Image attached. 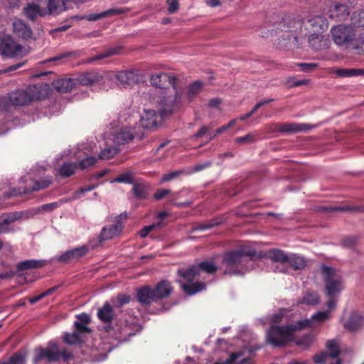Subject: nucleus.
<instances>
[{"instance_id":"obj_28","label":"nucleus","mask_w":364,"mask_h":364,"mask_svg":"<svg viewBox=\"0 0 364 364\" xmlns=\"http://www.w3.org/2000/svg\"><path fill=\"white\" fill-rule=\"evenodd\" d=\"M350 22L358 29L360 34L364 36V9L355 11L350 17Z\"/></svg>"},{"instance_id":"obj_37","label":"nucleus","mask_w":364,"mask_h":364,"mask_svg":"<svg viewBox=\"0 0 364 364\" xmlns=\"http://www.w3.org/2000/svg\"><path fill=\"white\" fill-rule=\"evenodd\" d=\"M119 52V49L116 48H111L107 49V50H105L96 55H95L92 58H89L87 62V63H92L95 60H102L108 57H110L113 55L117 54Z\"/></svg>"},{"instance_id":"obj_35","label":"nucleus","mask_w":364,"mask_h":364,"mask_svg":"<svg viewBox=\"0 0 364 364\" xmlns=\"http://www.w3.org/2000/svg\"><path fill=\"white\" fill-rule=\"evenodd\" d=\"M77 168L76 163L65 162L59 168V174L63 177H69L74 174Z\"/></svg>"},{"instance_id":"obj_52","label":"nucleus","mask_w":364,"mask_h":364,"mask_svg":"<svg viewBox=\"0 0 364 364\" xmlns=\"http://www.w3.org/2000/svg\"><path fill=\"white\" fill-rule=\"evenodd\" d=\"M284 310H281L279 312L273 314L271 316L270 319H271L272 322L277 323L282 321L284 320Z\"/></svg>"},{"instance_id":"obj_38","label":"nucleus","mask_w":364,"mask_h":364,"mask_svg":"<svg viewBox=\"0 0 364 364\" xmlns=\"http://www.w3.org/2000/svg\"><path fill=\"white\" fill-rule=\"evenodd\" d=\"M326 348L330 358H336L340 353L338 343L336 340L328 341L326 343Z\"/></svg>"},{"instance_id":"obj_49","label":"nucleus","mask_w":364,"mask_h":364,"mask_svg":"<svg viewBox=\"0 0 364 364\" xmlns=\"http://www.w3.org/2000/svg\"><path fill=\"white\" fill-rule=\"evenodd\" d=\"M119 334L120 335L119 336L118 338L120 341H126L128 338V337H129L130 336L134 335V333H133L130 331L129 327L126 325L124 328H120Z\"/></svg>"},{"instance_id":"obj_56","label":"nucleus","mask_w":364,"mask_h":364,"mask_svg":"<svg viewBox=\"0 0 364 364\" xmlns=\"http://www.w3.org/2000/svg\"><path fill=\"white\" fill-rule=\"evenodd\" d=\"M169 193L171 191L168 189H159L154 193V198L156 200H161Z\"/></svg>"},{"instance_id":"obj_15","label":"nucleus","mask_w":364,"mask_h":364,"mask_svg":"<svg viewBox=\"0 0 364 364\" xmlns=\"http://www.w3.org/2000/svg\"><path fill=\"white\" fill-rule=\"evenodd\" d=\"M327 19L322 16H315L306 23V28L309 33H318L323 34L328 28Z\"/></svg>"},{"instance_id":"obj_55","label":"nucleus","mask_w":364,"mask_h":364,"mask_svg":"<svg viewBox=\"0 0 364 364\" xmlns=\"http://www.w3.org/2000/svg\"><path fill=\"white\" fill-rule=\"evenodd\" d=\"M168 10L170 13L173 14L178 10V2L177 0H167Z\"/></svg>"},{"instance_id":"obj_8","label":"nucleus","mask_w":364,"mask_h":364,"mask_svg":"<svg viewBox=\"0 0 364 364\" xmlns=\"http://www.w3.org/2000/svg\"><path fill=\"white\" fill-rule=\"evenodd\" d=\"M267 257L274 262L285 266L286 269L281 270L283 272H289L288 268L299 270L306 266V262L303 257L295 254H286L281 250L274 249L268 251Z\"/></svg>"},{"instance_id":"obj_59","label":"nucleus","mask_w":364,"mask_h":364,"mask_svg":"<svg viewBox=\"0 0 364 364\" xmlns=\"http://www.w3.org/2000/svg\"><path fill=\"white\" fill-rule=\"evenodd\" d=\"M118 302L119 305H124L125 304H127L130 301V296L127 295H119L117 297Z\"/></svg>"},{"instance_id":"obj_19","label":"nucleus","mask_w":364,"mask_h":364,"mask_svg":"<svg viewBox=\"0 0 364 364\" xmlns=\"http://www.w3.org/2000/svg\"><path fill=\"white\" fill-rule=\"evenodd\" d=\"M309 43L310 46L316 50L327 48L329 44V41L324 38L323 34L318 33H309Z\"/></svg>"},{"instance_id":"obj_47","label":"nucleus","mask_w":364,"mask_h":364,"mask_svg":"<svg viewBox=\"0 0 364 364\" xmlns=\"http://www.w3.org/2000/svg\"><path fill=\"white\" fill-rule=\"evenodd\" d=\"M25 357L19 353H16L9 360L8 363H3L1 364H24Z\"/></svg>"},{"instance_id":"obj_51","label":"nucleus","mask_w":364,"mask_h":364,"mask_svg":"<svg viewBox=\"0 0 364 364\" xmlns=\"http://www.w3.org/2000/svg\"><path fill=\"white\" fill-rule=\"evenodd\" d=\"M297 66L301 68V70L304 72H309L317 67L316 63H298Z\"/></svg>"},{"instance_id":"obj_34","label":"nucleus","mask_w":364,"mask_h":364,"mask_svg":"<svg viewBox=\"0 0 364 364\" xmlns=\"http://www.w3.org/2000/svg\"><path fill=\"white\" fill-rule=\"evenodd\" d=\"M75 82L71 78L61 79L55 82V88L60 92H68L75 86Z\"/></svg>"},{"instance_id":"obj_53","label":"nucleus","mask_w":364,"mask_h":364,"mask_svg":"<svg viewBox=\"0 0 364 364\" xmlns=\"http://www.w3.org/2000/svg\"><path fill=\"white\" fill-rule=\"evenodd\" d=\"M339 210L344 211H352V212H358L363 213L364 212V206H353V205H348L340 208Z\"/></svg>"},{"instance_id":"obj_40","label":"nucleus","mask_w":364,"mask_h":364,"mask_svg":"<svg viewBox=\"0 0 364 364\" xmlns=\"http://www.w3.org/2000/svg\"><path fill=\"white\" fill-rule=\"evenodd\" d=\"M330 357H328V353L326 352H322L319 354L316 355L314 357V361L316 363L318 364H341V362L340 360H337L336 363H331L328 361V359Z\"/></svg>"},{"instance_id":"obj_17","label":"nucleus","mask_w":364,"mask_h":364,"mask_svg":"<svg viewBox=\"0 0 364 364\" xmlns=\"http://www.w3.org/2000/svg\"><path fill=\"white\" fill-rule=\"evenodd\" d=\"M150 82L156 87L166 88L167 85H171L173 89L176 90V77L165 73L153 74L151 76Z\"/></svg>"},{"instance_id":"obj_24","label":"nucleus","mask_w":364,"mask_h":364,"mask_svg":"<svg viewBox=\"0 0 364 364\" xmlns=\"http://www.w3.org/2000/svg\"><path fill=\"white\" fill-rule=\"evenodd\" d=\"M156 300L163 299L169 296L173 289L171 284L167 281H161L153 289Z\"/></svg>"},{"instance_id":"obj_39","label":"nucleus","mask_w":364,"mask_h":364,"mask_svg":"<svg viewBox=\"0 0 364 364\" xmlns=\"http://www.w3.org/2000/svg\"><path fill=\"white\" fill-rule=\"evenodd\" d=\"M203 87V83L200 81H196L188 87L187 96L189 100H192L198 95Z\"/></svg>"},{"instance_id":"obj_1","label":"nucleus","mask_w":364,"mask_h":364,"mask_svg":"<svg viewBox=\"0 0 364 364\" xmlns=\"http://www.w3.org/2000/svg\"><path fill=\"white\" fill-rule=\"evenodd\" d=\"M115 80L122 85H130L139 82V75L134 70L109 71L103 75L97 72H88L81 74L77 79L80 85L87 86L102 83L104 88L111 87V82Z\"/></svg>"},{"instance_id":"obj_58","label":"nucleus","mask_w":364,"mask_h":364,"mask_svg":"<svg viewBox=\"0 0 364 364\" xmlns=\"http://www.w3.org/2000/svg\"><path fill=\"white\" fill-rule=\"evenodd\" d=\"M210 166L209 162H204L203 164H198L193 166L192 171L193 172H198L206 168H208Z\"/></svg>"},{"instance_id":"obj_61","label":"nucleus","mask_w":364,"mask_h":364,"mask_svg":"<svg viewBox=\"0 0 364 364\" xmlns=\"http://www.w3.org/2000/svg\"><path fill=\"white\" fill-rule=\"evenodd\" d=\"M23 64H24V63H16L14 65H11V66L7 68L6 69L4 70L2 72L8 73V72L14 71V70L18 69L19 68L22 67Z\"/></svg>"},{"instance_id":"obj_25","label":"nucleus","mask_w":364,"mask_h":364,"mask_svg":"<svg viewBox=\"0 0 364 364\" xmlns=\"http://www.w3.org/2000/svg\"><path fill=\"white\" fill-rule=\"evenodd\" d=\"M14 32L19 37L28 39L31 37L32 31L21 20H15L13 23Z\"/></svg>"},{"instance_id":"obj_11","label":"nucleus","mask_w":364,"mask_h":364,"mask_svg":"<svg viewBox=\"0 0 364 364\" xmlns=\"http://www.w3.org/2000/svg\"><path fill=\"white\" fill-rule=\"evenodd\" d=\"M109 140L115 145H121L131 142L134 139H141L144 136L143 130L139 127L122 126L111 133Z\"/></svg>"},{"instance_id":"obj_33","label":"nucleus","mask_w":364,"mask_h":364,"mask_svg":"<svg viewBox=\"0 0 364 364\" xmlns=\"http://www.w3.org/2000/svg\"><path fill=\"white\" fill-rule=\"evenodd\" d=\"M362 324V316L358 313H353L350 315L349 320L346 323L345 326L350 331H354L360 327Z\"/></svg>"},{"instance_id":"obj_42","label":"nucleus","mask_w":364,"mask_h":364,"mask_svg":"<svg viewBox=\"0 0 364 364\" xmlns=\"http://www.w3.org/2000/svg\"><path fill=\"white\" fill-rule=\"evenodd\" d=\"M335 73L338 77H350L363 74V72L361 70L355 69H338L335 72Z\"/></svg>"},{"instance_id":"obj_27","label":"nucleus","mask_w":364,"mask_h":364,"mask_svg":"<svg viewBox=\"0 0 364 364\" xmlns=\"http://www.w3.org/2000/svg\"><path fill=\"white\" fill-rule=\"evenodd\" d=\"M111 141L109 139L105 141V147L101 150L97 159L107 160L117 154L118 149L112 144Z\"/></svg>"},{"instance_id":"obj_14","label":"nucleus","mask_w":364,"mask_h":364,"mask_svg":"<svg viewBox=\"0 0 364 364\" xmlns=\"http://www.w3.org/2000/svg\"><path fill=\"white\" fill-rule=\"evenodd\" d=\"M26 48L16 43L10 36H4L0 38V53L9 58L22 57L28 53Z\"/></svg>"},{"instance_id":"obj_45","label":"nucleus","mask_w":364,"mask_h":364,"mask_svg":"<svg viewBox=\"0 0 364 364\" xmlns=\"http://www.w3.org/2000/svg\"><path fill=\"white\" fill-rule=\"evenodd\" d=\"M162 225L161 222H159L156 223L151 224L150 225L145 226L143 229L139 232V235L141 237H145L148 235V234L154 230L155 228H160Z\"/></svg>"},{"instance_id":"obj_64","label":"nucleus","mask_w":364,"mask_h":364,"mask_svg":"<svg viewBox=\"0 0 364 364\" xmlns=\"http://www.w3.org/2000/svg\"><path fill=\"white\" fill-rule=\"evenodd\" d=\"M221 101L220 99L215 98L209 102V106L211 107H216L220 104Z\"/></svg>"},{"instance_id":"obj_46","label":"nucleus","mask_w":364,"mask_h":364,"mask_svg":"<svg viewBox=\"0 0 364 364\" xmlns=\"http://www.w3.org/2000/svg\"><path fill=\"white\" fill-rule=\"evenodd\" d=\"M255 141V136L249 133L244 136H240L235 139V142L237 144H251Z\"/></svg>"},{"instance_id":"obj_43","label":"nucleus","mask_w":364,"mask_h":364,"mask_svg":"<svg viewBox=\"0 0 364 364\" xmlns=\"http://www.w3.org/2000/svg\"><path fill=\"white\" fill-rule=\"evenodd\" d=\"M123 12H124V11L121 9H109L108 11L101 13L100 14H94V15L90 16L88 17V20L95 21V20H97L100 18L105 17L107 15L119 14H122Z\"/></svg>"},{"instance_id":"obj_62","label":"nucleus","mask_w":364,"mask_h":364,"mask_svg":"<svg viewBox=\"0 0 364 364\" xmlns=\"http://www.w3.org/2000/svg\"><path fill=\"white\" fill-rule=\"evenodd\" d=\"M58 206L56 203H51L48 204H45L42 205V209L46 211L52 210L55 208H56Z\"/></svg>"},{"instance_id":"obj_57","label":"nucleus","mask_w":364,"mask_h":364,"mask_svg":"<svg viewBox=\"0 0 364 364\" xmlns=\"http://www.w3.org/2000/svg\"><path fill=\"white\" fill-rule=\"evenodd\" d=\"M337 297H329V300L326 302V306L328 310L331 313V311L334 310L337 304Z\"/></svg>"},{"instance_id":"obj_60","label":"nucleus","mask_w":364,"mask_h":364,"mask_svg":"<svg viewBox=\"0 0 364 364\" xmlns=\"http://www.w3.org/2000/svg\"><path fill=\"white\" fill-rule=\"evenodd\" d=\"M210 130V127H203L200 129V130L195 134V138H200Z\"/></svg>"},{"instance_id":"obj_12","label":"nucleus","mask_w":364,"mask_h":364,"mask_svg":"<svg viewBox=\"0 0 364 364\" xmlns=\"http://www.w3.org/2000/svg\"><path fill=\"white\" fill-rule=\"evenodd\" d=\"M21 181L25 183V187L23 188H20L18 191L14 190V193L11 194V196L21 195L44 189L52 183V178L50 176H46L37 179L29 173L23 176L21 178Z\"/></svg>"},{"instance_id":"obj_18","label":"nucleus","mask_w":364,"mask_h":364,"mask_svg":"<svg viewBox=\"0 0 364 364\" xmlns=\"http://www.w3.org/2000/svg\"><path fill=\"white\" fill-rule=\"evenodd\" d=\"M88 252V248L85 246H80L63 253L56 257V260L60 262H68L73 260L78 259L85 256Z\"/></svg>"},{"instance_id":"obj_54","label":"nucleus","mask_w":364,"mask_h":364,"mask_svg":"<svg viewBox=\"0 0 364 364\" xmlns=\"http://www.w3.org/2000/svg\"><path fill=\"white\" fill-rule=\"evenodd\" d=\"M53 289H48V290L43 292L40 295L30 299L29 301H30V303L31 304H33L36 302H37V301H40L41 299H42L43 297L49 295L50 294H51L53 292Z\"/></svg>"},{"instance_id":"obj_63","label":"nucleus","mask_w":364,"mask_h":364,"mask_svg":"<svg viewBox=\"0 0 364 364\" xmlns=\"http://www.w3.org/2000/svg\"><path fill=\"white\" fill-rule=\"evenodd\" d=\"M228 130V127L226 125L222 126L219 127L216 131L215 133L210 137V140L213 139L214 137H215L218 134H222L225 131Z\"/></svg>"},{"instance_id":"obj_22","label":"nucleus","mask_w":364,"mask_h":364,"mask_svg":"<svg viewBox=\"0 0 364 364\" xmlns=\"http://www.w3.org/2000/svg\"><path fill=\"white\" fill-rule=\"evenodd\" d=\"M311 129V126L306 124L285 123L279 126V131L287 134H294L301 132H306Z\"/></svg>"},{"instance_id":"obj_30","label":"nucleus","mask_w":364,"mask_h":364,"mask_svg":"<svg viewBox=\"0 0 364 364\" xmlns=\"http://www.w3.org/2000/svg\"><path fill=\"white\" fill-rule=\"evenodd\" d=\"M320 302L318 295L312 291H308L303 294L302 297L299 301V304H305L307 306H314Z\"/></svg>"},{"instance_id":"obj_44","label":"nucleus","mask_w":364,"mask_h":364,"mask_svg":"<svg viewBox=\"0 0 364 364\" xmlns=\"http://www.w3.org/2000/svg\"><path fill=\"white\" fill-rule=\"evenodd\" d=\"M133 192L137 198H144L147 196V189L143 184L134 183Z\"/></svg>"},{"instance_id":"obj_41","label":"nucleus","mask_w":364,"mask_h":364,"mask_svg":"<svg viewBox=\"0 0 364 364\" xmlns=\"http://www.w3.org/2000/svg\"><path fill=\"white\" fill-rule=\"evenodd\" d=\"M134 173L132 171H127L116 178H114L112 182H117V183H134Z\"/></svg>"},{"instance_id":"obj_4","label":"nucleus","mask_w":364,"mask_h":364,"mask_svg":"<svg viewBox=\"0 0 364 364\" xmlns=\"http://www.w3.org/2000/svg\"><path fill=\"white\" fill-rule=\"evenodd\" d=\"M250 253L245 254L243 251L226 253L223 259L224 274L230 275H242L253 269L254 261Z\"/></svg>"},{"instance_id":"obj_3","label":"nucleus","mask_w":364,"mask_h":364,"mask_svg":"<svg viewBox=\"0 0 364 364\" xmlns=\"http://www.w3.org/2000/svg\"><path fill=\"white\" fill-rule=\"evenodd\" d=\"M306 321L288 322L285 326L272 325L266 333L267 342L275 347L286 345L287 343L294 340L296 331L304 328L308 324Z\"/></svg>"},{"instance_id":"obj_13","label":"nucleus","mask_w":364,"mask_h":364,"mask_svg":"<svg viewBox=\"0 0 364 364\" xmlns=\"http://www.w3.org/2000/svg\"><path fill=\"white\" fill-rule=\"evenodd\" d=\"M92 146L91 144L83 143L78 144L73 156L78 161V168L82 170L88 169L95 164L97 157L92 156Z\"/></svg>"},{"instance_id":"obj_50","label":"nucleus","mask_w":364,"mask_h":364,"mask_svg":"<svg viewBox=\"0 0 364 364\" xmlns=\"http://www.w3.org/2000/svg\"><path fill=\"white\" fill-rule=\"evenodd\" d=\"M183 173V171H176L171 173H168L165 174L163 178L161 179V183H164L166 181H171L177 177H178L181 173Z\"/></svg>"},{"instance_id":"obj_21","label":"nucleus","mask_w":364,"mask_h":364,"mask_svg":"<svg viewBox=\"0 0 364 364\" xmlns=\"http://www.w3.org/2000/svg\"><path fill=\"white\" fill-rule=\"evenodd\" d=\"M122 225L116 223L109 226L103 228L100 234L101 240H110L117 237L122 230Z\"/></svg>"},{"instance_id":"obj_16","label":"nucleus","mask_w":364,"mask_h":364,"mask_svg":"<svg viewBox=\"0 0 364 364\" xmlns=\"http://www.w3.org/2000/svg\"><path fill=\"white\" fill-rule=\"evenodd\" d=\"M35 96L32 93V88L26 90H18L9 95V101L14 106L25 105L32 101Z\"/></svg>"},{"instance_id":"obj_10","label":"nucleus","mask_w":364,"mask_h":364,"mask_svg":"<svg viewBox=\"0 0 364 364\" xmlns=\"http://www.w3.org/2000/svg\"><path fill=\"white\" fill-rule=\"evenodd\" d=\"M91 318L88 314H81L77 316L75 321V331L72 333H66L64 336L65 341L68 344H77L82 341L83 337L90 333V329L87 325Z\"/></svg>"},{"instance_id":"obj_48","label":"nucleus","mask_w":364,"mask_h":364,"mask_svg":"<svg viewBox=\"0 0 364 364\" xmlns=\"http://www.w3.org/2000/svg\"><path fill=\"white\" fill-rule=\"evenodd\" d=\"M95 186L93 185L87 186L85 187L80 188L78 191H75L73 194V199H77L81 197L85 193L91 191L95 189Z\"/></svg>"},{"instance_id":"obj_7","label":"nucleus","mask_w":364,"mask_h":364,"mask_svg":"<svg viewBox=\"0 0 364 364\" xmlns=\"http://www.w3.org/2000/svg\"><path fill=\"white\" fill-rule=\"evenodd\" d=\"M321 273L325 282V291L328 297H338L344 289L341 273L335 268L326 265L321 267Z\"/></svg>"},{"instance_id":"obj_36","label":"nucleus","mask_w":364,"mask_h":364,"mask_svg":"<svg viewBox=\"0 0 364 364\" xmlns=\"http://www.w3.org/2000/svg\"><path fill=\"white\" fill-rule=\"evenodd\" d=\"M196 266H197V268H198V271H199L200 274V272H204L208 274H213L218 269V267L213 261L202 262Z\"/></svg>"},{"instance_id":"obj_32","label":"nucleus","mask_w":364,"mask_h":364,"mask_svg":"<svg viewBox=\"0 0 364 364\" xmlns=\"http://www.w3.org/2000/svg\"><path fill=\"white\" fill-rule=\"evenodd\" d=\"M44 264L45 262L42 260L28 259L18 263L17 269L18 271H24L31 269L40 268L43 267Z\"/></svg>"},{"instance_id":"obj_29","label":"nucleus","mask_w":364,"mask_h":364,"mask_svg":"<svg viewBox=\"0 0 364 364\" xmlns=\"http://www.w3.org/2000/svg\"><path fill=\"white\" fill-rule=\"evenodd\" d=\"M114 316L112 307L106 303L104 306L98 309L97 317L99 319L105 323L110 322Z\"/></svg>"},{"instance_id":"obj_6","label":"nucleus","mask_w":364,"mask_h":364,"mask_svg":"<svg viewBox=\"0 0 364 364\" xmlns=\"http://www.w3.org/2000/svg\"><path fill=\"white\" fill-rule=\"evenodd\" d=\"M60 358L68 362L73 358V355L65 349L60 350L55 342L50 341L46 348L36 349L33 363L56 364Z\"/></svg>"},{"instance_id":"obj_9","label":"nucleus","mask_w":364,"mask_h":364,"mask_svg":"<svg viewBox=\"0 0 364 364\" xmlns=\"http://www.w3.org/2000/svg\"><path fill=\"white\" fill-rule=\"evenodd\" d=\"M178 274L182 278L179 280L181 288L187 294L193 295L205 288V284L203 282H192L195 278L200 277L196 265L180 268L178 270Z\"/></svg>"},{"instance_id":"obj_20","label":"nucleus","mask_w":364,"mask_h":364,"mask_svg":"<svg viewBox=\"0 0 364 364\" xmlns=\"http://www.w3.org/2000/svg\"><path fill=\"white\" fill-rule=\"evenodd\" d=\"M138 301L143 305H148L156 301V298L153 289L149 286H144L137 291Z\"/></svg>"},{"instance_id":"obj_5","label":"nucleus","mask_w":364,"mask_h":364,"mask_svg":"<svg viewBox=\"0 0 364 364\" xmlns=\"http://www.w3.org/2000/svg\"><path fill=\"white\" fill-rule=\"evenodd\" d=\"M333 41L338 46H347L355 41L357 46L364 53V36H362L358 28L350 23H341L331 28Z\"/></svg>"},{"instance_id":"obj_23","label":"nucleus","mask_w":364,"mask_h":364,"mask_svg":"<svg viewBox=\"0 0 364 364\" xmlns=\"http://www.w3.org/2000/svg\"><path fill=\"white\" fill-rule=\"evenodd\" d=\"M329 17L338 20H342L350 14L348 6L346 4H337L329 9Z\"/></svg>"},{"instance_id":"obj_2","label":"nucleus","mask_w":364,"mask_h":364,"mask_svg":"<svg viewBox=\"0 0 364 364\" xmlns=\"http://www.w3.org/2000/svg\"><path fill=\"white\" fill-rule=\"evenodd\" d=\"M181 94L175 92L174 97L168 96L163 101V107L159 112L156 110L145 109L141 115L140 125L141 129H152L160 126L166 114L174 112L179 106L181 102Z\"/></svg>"},{"instance_id":"obj_26","label":"nucleus","mask_w":364,"mask_h":364,"mask_svg":"<svg viewBox=\"0 0 364 364\" xmlns=\"http://www.w3.org/2000/svg\"><path fill=\"white\" fill-rule=\"evenodd\" d=\"M331 317V313L329 311H318L313 314L309 319H304L299 320V321H308V324L304 326V328L308 326H312L314 323H323Z\"/></svg>"},{"instance_id":"obj_31","label":"nucleus","mask_w":364,"mask_h":364,"mask_svg":"<svg viewBox=\"0 0 364 364\" xmlns=\"http://www.w3.org/2000/svg\"><path fill=\"white\" fill-rule=\"evenodd\" d=\"M17 220L16 213H10L4 215L0 217V234L5 233L9 231V225Z\"/></svg>"}]
</instances>
